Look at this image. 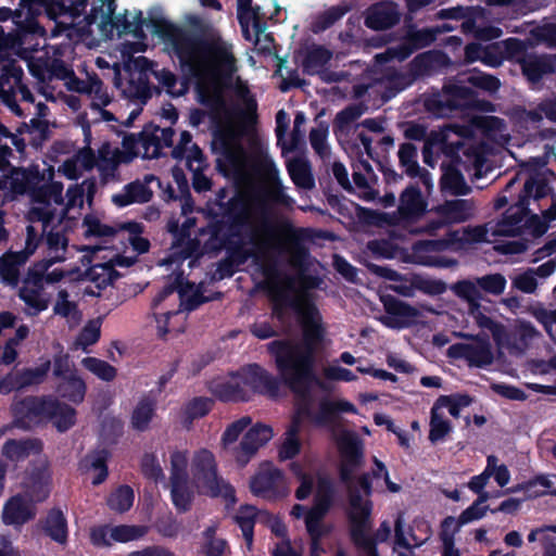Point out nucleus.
I'll return each mask as SVG.
<instances>
[{"label":"nucleus","mask_w":556,"mask_h":556,"mask_svg":"<svg viewBox=\"0 0 556 556\" xmlns=\"http://www.w3.org/2000/svg\"><path fill=\"white\" fill-rule=\"evenodd\" d=\"M40 529L49 539L60 545H66L68 542V525L64 513L53 507L48 510L45 518L39 521Z\"/></svg>","instance_id":"4be33fe9"},{"label":"nucleus","mask_w":556,"mask_h":556,"mask_svg":"<svg viewBox=\"0 0 556 556\" xmlns=\"http://www.w3.org/2000/svg\"><path fill=\"white\" fill-rule=\"evenodd\" d=\"M149 531L147 526L118 525L111 527L110 538L114 542L127 543L143 538Z\"/></svg>","instance_id":"3c124183"},{"label":"nucleus","mask_w":556,"mask_h":556,"mask_svg":"<svg viewBox=\"0 0 556 556\" xmlns=\"http://www.w3.org/2000/svg\"><path fill=\"white\" fill-rule=\"evenodd\" d=\"M336 495L337 488L332 478L326 473H317L313 505L331 509L334 505Z\"/></svg>","instance_id":"f704fd0d"},{"label":"nucleus","mask_w":556,"mask_h":556,"mask_svg":"<svg viewBox=\"0 0 556 556\" xmlns=\"http://www.w3.org/2000/svg\"><path fill=\"white\" fill-rule=\"evenodd\" d=\"M452 291L456 296L468 303V308L471 304L479 303L482 299V293L478 285L470 280H460L452 286Z\"/></svg>","instance_id":"e2e57ef3"},{"label":"nucleus","mask_w":556,"mask_h":556,"mask_svg":"<svg viewBox=\"0 0 556 556\" xmlns=\"http://www.w3.org/2000/svg\"><path fill=\"white\" fill-rule=\"evenodd\" d=\"M64 260V256H51L49 258H43L34 263L27 269L24 283L42 289L43 280L46 281V274L48 269L54 264L63 262Z\"/></svg>","instance_id":"79ce46f5"},{"label":"nucleus","mask_w":556,"mask_h":556,"mask_svg":"<svg viewBox=\"0 0 556 556\" xmlns=\"http://www.w3.org/2000/svg\"><path fill=\"white\" fill-rule=\"evenodd\" d=\"M153 31L172 47L182 71L193 78L210 74H232L236 58L232 45L210 24L194 17L192 24L198 33L182 28L173 22L159 17L151 20Z\"/></svg>","instance_id":"f257e3e1"},{"label":"nucleus","mask_w":556,"mask_h":556,"mask_svg":"<svg viewBox=\"0 0 556 556\" xmlns=\"http://www.w3.org/2000/svg\"><path fill=\"white\" fill-rule=\"evenodd\" d=\"M45 180L43 173L39 165L33 164L28 167H16L12 170L10 188L15 194H33L34 199L38 192L41 182Z\"/></svg>","instance_id":"f3484780"},{"label":"nucleus","mask_w":556,"mask_h":556,"mask_svg":"<svg viewBox=\"0 0 556 556\" xmlns=\"http://www.w3.org/2000/svg\"><path fill=\"white\" fill-rule=\"evenodd\" d=\"M435 212L443 216L450 225L458 224L468 220L472 216L473 204L466 199L447 200L437 206Z\"/></svg>","instance_id":"cd10ccee"},{"label":"nucleus","mask_w":556,"mask_h":556,"mask_svg":"<svg viewBox=\"0 0 556 556\" xmlns=\"http://www.w3.org/2000/svg\"><path fill=\"white\" fill-rule=\"evenodd\" d=\"M384 327L389 328L406 327L417 315L416 308L389 294H384Z\"/></svg>","instance_id":"412c9836"},{"label":"nucleus","mask_w":556,"mask_h":556,"mask_svg":"<svg viewBox=\"0 0 556 556\" xmlns=\"http://www.w3.org/2000/svg\"><path fill=\"white\" fill-rule=\"evenodd\" d=\"M153 198V191L141 180L136 179L124 186L123 191L112 195V202L118 207L134 203H148Z\"/></svg>","instance_id":"393cba45"},{"label":"nucleus","mask_w":556,"mask_h":556,"mask_svg":"<svg viewBox=\"0 0 556 556\" xmlns=\"http://www.w3.org/2000/svg\"><path fill=\"white\" fill-rule=\"evenodd\" d=\"M121 274L111 262L93 264L86 270V277L96 285L99 290L112 285Z\"/></svg>","instance_id":"e433bc0d"},{"label":"nucleus","mask_w":556,"mask_h":556,"mask_svg":"<svg viewBox=\"0 0 556 556\" xmlns=\"http://www.w3.org/2000/svg\"><path fill=\"white\" fill-rule=\"evenodd\" d=\"M218 208L220 216L215 214L210 223L211 236L222 248L233 249L238 247L233 239L240 238L251 226L249 201L243 194L236 193L227 201H219Z\"/></svg>","instance_id":"423d86ee"},{"label":"nucleus","mask_w":556,"mask_h":556,"mask_svg":"<svg viewBox=\"0 0 556 556\" xmlns=\"http://www.w3.org/2000/svg\"><path fill=\"white\" fill-rule=\"evenodd\" d=\"M28 285L22 287L18 291V298L29 307L35 308L37 313L48 308V301L41 298V289Z\"/></svg>","instance_id":"774afa93"},{"label":"nucleus","mask_w":556,"mask_h":556,"mask_svg":"<svg viewBox=\"0 0 556 556\" xmlns=\"http://www.w3.org/2000/svg\"><path fill=\"white\" fill-rule=\"evenodd\" d=\"M153 75L157 81L166 89V92L174 98L184 96L188 90L186 81H181L179 89L175 88L178 79L177 76L168 68L153 71Z\"/></svg>","instance_id":"052dcab7"},{"label":"nucleus","mask_w":556,"mask_h":556,"mask_svg":"<svg viewBox=\"0 0 556 556\" xmlns=\"http://www.w3.org/2000/svg\"><path fill=\"white\" fill-rule=\"evenodd\" d=\"M442 176L440 187L443 193L451 195H467L471 192V187L466 182L464 175L457 167V164H441Z\"/></svg>","instance_id":"b1692460"},{"label":"nucleus","mask_w":556,"mask_h":556,"mask_svg":"<svg viewBox=\"0 0 556 556\" xmlns=\"http://www.w3.org/2000/svg\"><path fill=\"white\" fill-rule=\"evenodd\" d=\"M287 170L291 180L298 188L312 190L315 187V179L307 161L295 157L288 162Z\"/></svg>","instance_id":"72a5a7b5"},{"label":"nucleus","mask_w":556,"mask_h":556,"mask_svg":"<svg viewBox=\"0 0 556 556\" xmlns=\"http://www.w3.org/2000/svg\"><path fill=\"white\" fill-rule=\"evenodd\" d=\"M109 458L110 453L105 448L93 451L85 456L83 460L85 466L97 471V475L92 478L93 485H99L106 480L109 476Z\"/></svg>","instance_id":"4c0bfd02"},{"label":"nucleus","mask_w":556,"mask_h":556,"mask_svg":"<svg viewBox=\"0 0 556 556\" xmlns=\"http://www.w3.org/2000/svg\"><path fill=\"white\" fill-rule=\"evenodd\" d=\"M341 456L339 477L348 485L350 509L346 511L350 525V538L353 544L364 551L366 556H379L377 545L382 542V525L371 538L368 532L371 528L370 516L372 504L364 501L361 490L353 485L354 472L363 464V444L354 434H345L338 442Z\"/></svg>","instance_id":"f03ea898"},{"label":"nucleus","mask_w":556,"mask_h":556,"mask_svg":"<svg viewBox=\"0 0 556 556\" xmlns=\"http://www.w3.org/2000/svg\"><path fill=\"white\" fill-rule=\"evenodd\" d=\"M432 135H442L443 140L442 142H435L437 143V154L440 156V154H443L446 156L450 162L447 164H458L460 163L462 159L459 155L460 150L464 148V142L462 139H457L455 141L450 140V132L446 130H432Z\"/></svg>","instance_id":"09e8293b"},{"label":"nucleus","mask_w":556,"mask_h":556,"mask_svg":"<svg viewBox=\"0 0 556 556\" xmlns=\"http://www.w3.org/2000/svg\"><path fill=\"white\" fill-rule=\"evenodd\" d=\"M299 431V420L293 418L292 424L285 433V440L278 451V457L280 460L293 459L301 452V442L298 437Z\"/></svg>","instance_id":"37998d69"},{"label":"nucleus","mask_w":556,"mask_h":556,"mask_svg":"<svg viewBox=\"0 0 556 556\" xmlns=\"http://www.w3.org/2000/svg\"><path fill=\"white\" fill-rule=\"evenodd\" d=\"M42 441L33 439H9L2 446V455L12 462H18L27 458L31 454L41 453Z\"/></svg>","instance_id":"a878e982"},{"label":"nucleus","mask_w":556,"mask_h":556,"mask_svg":"<svg viewBox=\"0 0 556 556\" xmlns=\"http://www.w3.org/2000/svg\"><path fill=\"white\" fill-rule=\"evenodd\" d=\"M26 260L17 252L7 251L0 256V278L7 286L17 287L20 282V268L26 264Z\"/></svg>","instance_id":"c85d7f7f"},{"label":"nucleus","mask_w":556,"mask_h":556,"mask_svg":"<svg viewBox=\"0 0 556 556\" xmlns=\"http://www.w3.org/2000/svg\"><path fill=\"white\" fill-rule=\"evenodd\" d=\"M337 402L327 396L323 397L318 403L317 412L313 410V415L305 416L318 426H326L338 417Z\"/></svg>","instance_id":"4d7b16f0"},{"label":"nucleus","mask_w":556,"mask_h":556,"mask_svg":"<svg viewBox=\"0 0 556 556\" xmlns=\"http://www.w3.org/2000/svg\"><path fill=\"white\" fill-rule=\"evenodd\" d=\"M16 427L29 430L41 425L52 424L63 433L75 424L77 412L54 395H27L11 406Z\"/></svg>","instance_id":"20e7f679"},{"label":"nucleus","mask_w":556,"mask_h":556,"mask_svg":"<svg viewBox=\"0 0 556 556\" xmlns=\"http://www.w3.org/2000/svg\"><path fill=\"white\" fill-rule=\"evenodd\" d=\"M214 400L206 396H194L181 409V421L185 428L190 429L193 421L211 413Z\"/></svg>","instance_id":"7c9ffc66"},{"label":"nucleus","mask_w":556,"mask_h":556,"mask_svg":"<svg viewBox=\"0 0 556 556\" xmlns=\"http://www.w3.org/2000/svg\"><path fill=\"white\" fill-rule=\"evenodd\" d=\"M212 151L220 154L225 160L233 163L236 160V136L229 127H216L212 132Z\"/></svg>","instance_id":"2f4dec72"},{"label":"nucleus","mask_w":556,"mask_h":556,"mask_svg":"<svg viewBox=\"0 0 556 556\" xmlns=\"http://www.w3.org/2000/svg\"><path fill=\"white\" fill-rule=\"evenodd\" d=\"M332 58V53L324 46H313L306 51L302 61L303 72L313 75L323 68Z\"/></svg>","instance_id":"c03bdc74"},{"label":"nucleus","mask_w":556,"mask_h":556,"mask_svg":"<svg viewBox=\"0 0 556 556\" xmlns=\"http://www.w3.org/2000/svg\"><path fill=\"white\" fill-rule=\"evenodd\" d=\"M51 475L46 468L31 470L24 482V496L33 504L42 503L50 495Z\"/></svg>","instance_id":"a211bd4d"},{"label":"nucleus","mask_w":556,"mask_h":556,"mask_svg":"<svg viewBox=\"0 0 556 556\" xmlns=\"http://www.w3.org/2000/svg\"><path fill=\"white\" fill-rule=\"evenodd\" d=\"M213 394L222 402H247L249 395L247 390L238 382L224 381L216 383L213 388Z\"/></svg>","instance_id":"49530a36"},{"label":"nucleus","mask_w":556,"mask_h":556,"mask_svg":"<svg viewBox=\"0 0 556 556\" xmlns=\"http://www.w3.org/2000/svg\"><path fill=\"white\" fill-rule=\"evenodd\" d=\"M24 71L14 60L8 61L1 65L0 70V98L9 99L13 97L18 89L24 98L25 91L28 92L23 84Z\"/></svg>","instance_id":"6ab92c4d"},{"label":"nucleus","mask_w":556,"mask_h":556,"mask_svg":"<svg viewBox=\"0 0 556 556\" xmlns=\"http://www.w3.org/2000/svg\"><path fill=\"white\" fill-rule=\"evenodd\" d=\"M84 226H86L85 237H113L116 235L115 228L112 226L102 224L99 218L92 215H86L83 220Z\"/></svg>","instance_id":"338daca9"},{"label":"nucleus","mask_w":556,"mask_h":556,"mask_svg":"<svg viewBox=\"0 0 556 556\" xmlns=\"http://www.w3.org/2000/svg\"><path fill=\"white\" fill-rule=\"evenodd\" d=\"M473 402L472 396L466 393H454L451 395H440L433 407L441 412L442 408H447L451 416L454 418H458L460 415V409L464 407H468Z\"/></svg>","instance_id":"a18cd8bd"},{"label":"nucleus","mask_w":556,"mask_h":556,"mask_svg":"<svg viewBox=\"0 0 556 556\" xmlns=\"http://www.w3.org/2000/svg\"><path fill=\"white\" fill-rule=\"evenodd\" d=\"M263 175L265 186L258 193L260 200L264 203L292 208L295 204V200L286 193L285 187L279 177V170L271 160L264 162Z\"/></svg>","instance_id":"9b49d317"},{"label":"nucleus","mask_w":556,"mask_h":556,"mask_svg":"<svg viewBox=\"0 0 556 556\" xmlns=\"http://www.w3.org/2000/svg\"><path fill=\"white\" fill-rule=\"evenodd\" d=\"M429 435L428 439L431 443H438L452 431V424L448 419L444 418L443 414L435 409L433 406L430 410V422H429Z\"/></svg>","instance_id":"8fccbe9b"},{"label":"nucleus","mask_w":556,"mask_h":556,"mask_svg":"<svg viewBox=\"0 0 556 556\" xmlns=\"http://www.w3.org/2000/svg\"><path fill=\"white\" fill-rule=\"evenodd\" d=\"M36 517L35 504L29 502L24 495L16 494L11 496L2 508V522L5 526L21 527Z\"/></svg>","instance_id":"dca6fc26"},{"label":"nucleus","mask_w":556,"mask_h":556,"mask_svg":"<svg viewBox=\"0 0 556 556\" xmlns=\"http://www.w3.org/2000/svg\"><path fill=\"white\" fill-rule=\"evenodd\" d=\"M426 210L420 190L417 187H407L400 197L397 207L399 220L413 223L421 217Z\"/></svg>","instance_id":"aec40b11"},{"label":"nucleus","mask_w":556,"mask_h":556,"mask_svg":"<svg viewBox=\"0 0 556 556\" xmlns=\"http://www.w3.org/2000/svg\"><path fill=\"white\" fill-rule=\"evenodd\" d=\"M316 358L292 362L289 365H276L283 383L294 394L298 400L296 413L300 416L313 415V395L314 387L327 391L328 386L315 371Z\"/></svg>","instance_id":"0eeeda50"},{"label":"nucleus","mask_w":556,"mask_h":556,"mask_svg":"<svg viewBox=\"0 0 556 556\" xmlns=\"http://www.w3.org/2000/svg\"><path fill=\"white\" fill-rule=\"evenodd\" d=\"M51 369V361L46 359L38 367L18 370V381L22 390L31 386L41 384Z\"/></svg>","instance_id":"603ef678"},{"label":"nucleus","mask_w":556,"mask_h":556,"mask_svg":"<svg viewBox=\"0 0 556 556\" xmlns=\"http://www.w3.org/2000/svg\"><path fill=\"white\" fill-rule=\"evenodd\" d=\"M242 382L249 386L253 392L267 395L269 397H277L280 390V380L278 377L270 374L261 365L254 363L242 368L241 374Z\"/></svg>","instance_id":"4468645a"},{"label":"nucleus","mask_w":556,"mask_h":556,"mask_svg":"<svg viewBox=\"0 0 556 556\" xmlns=\"http://www.w3.org/2000/svg\"><path fill=\"white\" fill-rule=\"evenodd\" d=\"M81 364L87 370L106 382L113 381L117 375V369L114 366L93 356L85 357Z\"/></svg>","instance_id":"6e6d98bb"},{"label":"nucleus","mask_w":556,"mask_h":556,"mask_svg":"<svg viewBox=\"0 0 556 556\" xmlns=\"http://www.w3.org/2000/svg\"><path fill=\"white\" fill-rule=\"evenodd\" d=\"M367 110L363 103H352L337 113L333 121V131L337 137L346 132L353 122L358 119Z\"/></svg>","instance_id":"ea45409f"},{"label":"nucleus","mask_w":556,"mask_h":556,"mask_svg":"<svg viewBox=\"0 0 556 556\" xmlns=\"http://www.w3.org/2000/svg\"><path fill=\"white\" fill-rule=\"evenodd\" d=\"M192 473L204 494L236 502L235 488L218 476L216 460L211 451L203 448L194 455Z\"/></svg>","instance_id":"6e6552de"},{"label":"nucleus","mask_w":556,"mask_h":556,"mask_svg":"<svg viewBox=\"0 0 556 556\" xmlns=\"http://www.w3.org/2000/svg\"><path fill=\"white\" fill-rule=\"evenodd\" d=\"M416 157L417 149L413 143L405 142L401 144L399 149L400 164L404 168L405 173L412 178L417 177L421 170Z\"/></svg>","instance_id":"13d9d810"},{"label":"nucleus","mask_w":556,"mask_h":556,"mask_svg":"<svg viewBox=\"0 0 556 556\" xmlns=\"http://www.w3.org/2000/svg\"><path fill=\"white\" fill-rule=\"evenodd\" d=\"M553 193L548 180L542 175L529 176L516 203L509 205L494 224L489 223L493 237H517L522 235L523 219L530 213L531 199L540 201Z\"/></svg>","instance_id":"39448f33"},{"label":"nucleus","mask_w":556,"mask_h":556,"mask_svg":"<svg viewBox=\"0 0 556 556\" xmlns=\"http://www.w3.org/2000/svg\"><path fill=\"white\" fill-rule=\"evenodd\" d=\"M465 81L472 87L490 93L496 92L501 87V81L496 76L482 72L470 73L467 75Z\"/></svg>","instance_id":"0e129e2a"},{"label":"nucleus","mask_w":556,"mask_h":556,"mask_svg":"<svg viewBox=\"0 0 556 556\" xmlns=\"http://www.w3.org/2000/svg\"><path fill=\"white\" fill-rule=\"evenodd\" d=\"M448 62L450 59L444 52L430 50L417 54L408 65L415 77L421 78L432 75L442 66L447 65Z\"/></svg>","instance_id":"5701e85b"},{"label":"nucleus","mask_w":556,"mask_h":556,"mask_svg":"<svg viewBox=\"0 0 556 556\" xmlns=\"http://www.w3.org/2000/svg\"><path fill=\"white\" fill-rule=\"evenodd\" d=\"M255 518V508L249 505L241 506L239 514L235 517L249 547L253 544Z\"/></svg>","instance_id":"864d4df0"},{"label":"nucleus","mask_w":556,"mask_h":556,"mask_svg":"<svg viewBox=\"0 0 556 556\" xmlns=\"http://www.w3.org/2000/svg\"><path fill=\"white\" fill-rule=\"evenodd\" d=\"M55 390L60 397L72 404L79 405L85 400L87 386L76 371H71L66 377L60 379Z\"/></svg>","instance_id":"bb28decb"},{"label":"nucleus","mask_w":556,"mask_h":556,"mask_svg":"<svg viewBox=\"0 0 556 556\" xmlns=\"http://www.w3.org/2000/svg\"><path fill=\"white\" fill-rule=\"evenodd\" d=\"M250 489L254 495L270 501L283 498L288 493L283 472L276 467L261 470L253 476Z\"/></svg>","instance_id":"f8f14e48"},{"label":"nucleus","mask_w":556,"mask_h":556,"mask_svg":"<svg viewBox=\"0 0 556 556\" xmlns=\"http://www.w3.org/2000/svg\"><path fill=\"white\" fill-rule=\"evenodd\" d=\"M330 509L312 505L304 516L305 528L308 536L313 535H327L330 533L331 528L324 525V519Z\"/></svg>","instance_id":"a19ab883"},{"label":"nucleus","mask_w":556,"mask_h":556,"mask_svg":"<svg viewBox=\"0 0 556 556\" xmlns=\"http://www.w3.org/2000/svg\"><path fill=\"white\" fill-rule=\"evenodd\" d=\"M289 243V263L291 267L298 269L299 281L302 288L312 290L318 289L323 283V279L316 275L307 274L312 262L308 248L303 243L308 238L307 229L294 228L291 224L287 225Z\"/></svg>","instance_id":"9d476101"},{"label":"nucleus","mask_w":556,"mask_h":556,"mask_svg":"<svg viewBox=\"0 0 556 556\" xmlns=\"http://www.w3.org/2000/svg\"><path fill=\"white\" fill-rule=\"evenodd\" d=\"M289 469L300 482V485L294 492L295 498L298 501H305L313 492L315 482L314 476L311 472L305 471L299 462H291Z\"/></svg>","instance_id":"de8ad7c7"},{"label":"nucleus","mask_w":556,"mask_h":556,"mask_svg":"<svg viewBox=\"0 0 556 556\" xmlns=\"http://www.w3.org/2000/svg\"><path fill=\"white\" fill-rule=\"evenodd\" d=\"M140 468L143 477L148 480L159 482L164 479L163 469L153 453H144L141 462Z\"/></svg>","instance_id":"69168bd1"},{"label":"nucleus","mask_w":556,"mask_h":556,"mask_svg":"<svg viewBox=\"0 0 556 556\" xmlns=\"http://www.w3.org/2000/svg\"><path fill=\"white\" fill-rule=\"evenodd\" d=\"M521 73L527 80L532 84H539L543 76L554 72L552 63L536 55H529L520 62Z\"/></svg>","instance_id":"473e14b6"},{"label":"nucleus","mask_w":556,"mask_h":556,"mask_svg":"<svg viewBox=\"0 0 556 556\" xmlns=\"http://www.w3.org/2000/svg\"><path fill=\"white\" fill-rule=\"evenodd\" d=\"M274 437L273 428L257 422L243 435L240 444L235 450V458L239 466L244 467L260 447L264 446Z\"/></svg>","instance_id":"ddd939ff"},{"label":"nucleus","mask_w":556,"mask_h":556,"mask_svg":"<svg viewBox=\"0 0 556 556\" xmlns=\"http://www.w3.org/2000/svg\"><path fill=\"white\" fill-rule=\"evenodd\" d=\"M447 356L464 359L469 367L484 368L493 363V353L489 342L454 343L447 349Z\"/></svg>","instance_id":"2eb2a0df"},{"label":"nucleus","mask_w":556,"mask_h":556,"mask_svg":"<svg viewBox=\"0 0 556 556\" xmlns=\"http://www.w3.org/2000/svg\"><path fill=\"white\" fill-rule=\"evenodd\" d=\"M298 319L302 330L300 343L289 339H277L266 345L267 352L275 359V365L286 366L292 362L316 358V353L326 336L320 312L314 303L307 302Z\"/></svg>","instance_id":"7ed1b4c3"},{"label":"nucleus","mask_w":556,"mask_h":556,"mask_svg":"<svg viewBox=\"0 0 556 556\" xmlns=\"http://www.w3.org/2000/svg\"><path fill=\"white\" fill-rule=\"evenodd\" d=\"M134 498L132 489L127 484H123L110 494L108 506L114 511L125 513L132 506Z\"/></svg>","instance_id":"5fc2aeb1"},{"label":"nucleus","mask_w":556,"mask_h":556,"mask_svg":"<svg viewBox=\"0 0 556 556\" xmlns=\"http://www.w3.org/2000/svg\"><path fill=\"white\" fill-rule=\"evenodd\" d=\"M156 402L153 397L144 395L132 410L130 422L137 431H146L155 414Z\"/></svg>","instance_id":"c9c22d12"},{"label":"nucleus","mask_w":556,"mask_h":556,"mask_svg":"<svg viewBox=\"0 0 556 556\" xmlns=\"http://www.w3.org/2000/svg\"><path fill=\"white\" fill-rule=\"evenodd\" d=\"M352 9V3L343 0L339 4L325 10L313 20L311 24L312 31L314 34H319L329 29Z\"/></svg>","instance_id":"c756f323"},{"label":"nucleus","mask_w":556,"mask_h":556,"mask_svg":"<svg viewBox=\"0 0 556 556\" xmlns=\"http://www.w3.org/2000/svg\"><path fill=\"white\" fill-rule=\"evenodd\" d=\"M405 36L416 51L427 48L435 41L430 27L418 29L415 24L407 25Z\"/></svg>","instance_id":"bf43d9fd"},{"label":"nucleus","mask_w":556,"mask_h":556,"mask_svg":"<svg viewBox=\"0 0 556 556\" xmlns=\"http://www.w3.org/2000/svg\"><path fill=\"white\" fill-rule=\"evenodd\" d=\"M477 92L458 83L445 84L441 93H434L425 100L426 110L437 117H448L454 112L475 105Z\"/></svg>","instance_id":"1a4fd4ad"},{"label":"nucleus","mask_w":556,"mask_h":556,"mask_svg":"<svg viewBox=\"0 0 556 556\" xmlns=\"http://www.w3.org/2000/svg\"><path fill=\"white\" fill-rule=\"evenodd\" d=\"M101 337V320L92 319L89 320L79 331L75 344L77 346H80L83 350L86 351V349L90 345L96 344Z\"/></svg>","instance_id":"680f3d73"},{"label":"nucleus","mask_w":556,"mask_h":556,"mask_svg":"<svg viewBox=\"0 0 556 556\" xmlns=\"http://www.w3.org/2000/svg\"><path fill=\"white\" fill-rule=\"evenodd\" d=\"M170 497L178 513L184 514L191 509L194 494L188 484V479L170 481Z\"/></svg>","instance_id":"58836bf2"}]
</instances>
